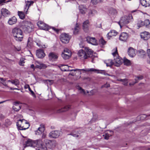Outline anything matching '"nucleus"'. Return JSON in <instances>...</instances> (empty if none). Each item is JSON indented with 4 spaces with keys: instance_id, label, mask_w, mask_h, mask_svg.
Instances as JSON below:
<instances>
[{
    "instance_id": "nucleus-1",
    "label": "nucleus",
    "mask_w": 150,
    "mask_h": 150,
    "mask_svg": "<svg viewBox=\"0 0 150 150\" xmlns=\"http://www.w3.org/2000/svg\"><path fill=\"white\" fill-rule=\"evenodd\" d=\"M25 143L27 146L37 147L36 150H47V147L45 145L42 144V142L40 139L33 141L28 139Z\"/></svg>"
},
{
    "instance_id": "nucleus-2",
    "label": "nucleus",
    "mask_w": 150,
    "mask_h": 150,
    "mask_svg": "<svg viewBox=\"0 0 150 150\" xmlns=\"http://www.w3.org/2000/svg\"><path fill=\"white\" fill-rule=\"evenodd\" d=\"M93 51L88 47H85L84 50L81 49L79 50L78 53L79 57L82 60L87 59L91 57Z\"/></svg>"
},
{
    "instance_id": "nucleus-3",
    "label": "nucleus",
    "mask_w": 150,
    "mask_h": 150,
    "mask_svg": "<svg viewBox=\"0 0 150 150\" xmlns=\"http://www.w3.org/2000/svg\"><path fill=\"white\" fill-rule=\"evenodd\" d=\"M113 50L114 51L112 53V54L114 57V65L117 67H119L122 64L123 60L119 56L117 48Z\"/></svg>"
},
{
    "instance_id": "nucleus-4",
    "label": "nucleus",
    "mask_w": 150,
    "mask_h": 150,
    "mask_svg": "<svg viewBox=\"0 0 150 150\" xmlns=\"http://www.w3.org/2000/svg\"><path fill=\"white\" fill-rule=\"evenodd\" d=\"M16 125L20 130H25L30 127L29 122L24 120H19L16 123Z\"/></svg>"
},
{
    "instance_id": "nucleus-5",
    "label": "nucleus",
    "mask_w": 150,
    "mask_h": 150,
    "mask_svg": "<svg viewBox=\"0 0 150 150\" xmlns=\"http://www.w3.org/2000/svg\"><path fill=\"white\" fill-rule=\"evenodd\" d=\"M12 33L16 40L21 41L23 38V35L21 29L18 28H15L13 29Z\"/></svg>"
},
{
    "instance_id": "nucleus-6",
    "label": "nucleus",
    "mask_w": 150,
    "mask_h": 150,
    "mask_svg": "<svg viewBox=\"0 0 150 150\" xmlns=\"http://www.w3.org/2000/svg\"><path fill=\"white\" fill-rule=\"evenodd\" d=\"M132 18V16L131 14L129 15L128 16H125L122 17L118 22L120 28H122L123 26L127 24L131 21Z\"/></svg>"
},
{
    "instance_id": "nucleus-7",
    "label": "nucleus",
    "mask_w": 150,
    "mask_h": 150,
    "mask_svg": "<svg viewBox=\"0 0 150 150\" xmlns=\"http://www.w3.org/2000/svg\"><path fill=\"white\" fill-rule=\"evenodd\" d=\"M22 27L25 32L30 33L32 31L33 26L30 22L25 21L23 23Z\"/></svg>"
},
{
    "instance_id": "nucleus-8",
    "label": "nucleus",
    "mask_w": 150,
    "mask_h": 150,
    "mask_svg": "<svg viewBox=\"0 0 150 150\" xmlns=\"http://www.w3.org/2000/svg\"><path fill=\"white\" fill-rule=\"evenodd\" d=\"M71 51L68 48H65L62 52L61 55L64 59H67L71 57Z\"/></svg>"
},
{
    "instance_id": "nucleus-9",
    "label": "nucleus",
    "mask_w": 150,
    "mask_h": 150,
    "mask_svg": "<svg viewBox=\"0 0 150 150\" xmlns=\"http://www.w3.org/2000/svg\"><path fill=\"white\" fill-rule=\"evenodd\" d=\"M60 38L61 41L65 44L68 43L70 38L69 35L66 33L62 34L60 35Z\"/></svg>"
},
{
    "instance_id": "nucleus-10",
    "label": "nucleus",
    "mask_w": 150,
    "mask_h": 150,
    "mask_svg": "<svg viewBox=\"0 0 150 150\" xmlns=\"http://www.w3.org/2000/svg\"><path fill=\"white\" fill-rule=\"evenodd\" d=\"M21 103L19 101H15L13 103V110L15 112H18L19 111L22 107Z\"/></svg>"
},
{
    "instance_id": "nucleus-11",
    "label": "nucleus",
    "mask_w": 150,
    "mask_h": 150,
    "mask_svg": "<svg viewBox=\"0 0 150 150\" xmlns=\"http://www.w3.org/2000/svg\"><path fill=\"white\" fill-rule=\"evenodd\" d=\"M86 40L88 43L91 44L93 45H98L97 40L94 37L87 36L86 38Z\"/></svg>"
},
{
    "instance_id": "nucleus-12",
    "label": "nucleus",
    "mask_w": 150,
    "mask_h": 150,
    "mask_svg": "<svg viewBox=\"0 0 150 150\" xmlns=\"http://www.w3.org/2000/svg\"><path fill=\"white\" fill-rule=\"evenodd\" d=\"M38 27L41 29L47 30L49 28V26L43 22L39 21L37 23Z\"/></svg>"
},
{
    "instance_id": "nucleus-13",
    "label": "nucleus",
    "mask_w": 150,
    "mask_h": 150,
    "mask_svg": "<svg viewBox=\"0 0 150 150\" xmlns=\"http://www.w3.org/2000/svg\"><path fill=\"white\" fill-rule=\"evenodd\" d=\"M49 60L52 61H55L58 58V54L54 52L50 53L48 55Z\"/></svg>"
},
{
    "instance_id": "nucleus-14",
    "label": "nucleus",
    "mask_w": 150,
    "mask_h": 150,
    "mask_svg": "<svg viewBox=\"0 0 150 150\" xmlns=\"http://www.w3.org/2000/svg\"><path fill=\"white\" fill-rule=\"evenodd\" d=\"M140 36L142 39L144 40H147L150 37V33L146 31L140 34Z\"/></svg>"
},
{
    "instance_id": "nucleus-15",
    "label": "nucleus",
    "mask_w": 150,
    "mask_h": 150,
    "mask_svg": "<svg viewBox=\"0 0 150 150\" xmlns=\"http://www.w3.org/2000/svg\"><path fill=\"white\" fill-rule=\"evenodd\" d=\"M60 134L59 131L57 130L52 131L49 133V136L53 138H57L59 137Z\"/></svg>"
},
{
    "instance_id": "nucleus-16",
    "label": "nucleus",
    "mask_w": 150,
    "mask_h": 150,
    "mask_svg": "<svg viewBox=\"0 0 150 150\" xmlns=\"http://www.w3.org/2000/svg\"><path fill=\"white\" fill-rule=\"evenodd\" d=\"M129 36L126 33L123 32L121 33L119 36V40L125 42L127 41Z\"/></svg>"
},
{
    "instance_id": "nucleus-17",
    "label": "nucleus",
    "mask_w": 150,
    "mask_h": 150,
    "mask_svg": "<svg viewBox=\"0 0 150 150\" xmlns=\"http://www.w3.org/2000/svg\"><path fill=\"white\" fill-rule=\"evenodd\" d=\"M36 55L39 58H42L45 55L44 51L41 49H39L36 51Z\"/></svg>"
},
{
    "instance_id": "nucleus-18",
    "label": "nucleus",
    "mask_w": 150,
    "mask_h": 150,
    "mask_svg": "<svg viewBox=\"0 0 150 150\" xmlns=\"http://www.w3.org/2000/svg\"><path fill=\"white\" fill-rule=\"evenodd\" d=\"M33 1H27L26 2V5L24 8V12L26 14L28 13V11L29 7L33 4Z\"/></svg>"
},
{
    "instance_id": "nucleus-19",
    "label": "nucleus",
    "mask_w": 150,
    "mask_h": 150,
    "mask_svg": "<svg viewBox=\"0 0 150 150\" xmlns=\"http://www.w3.org/2000/svg\"><path fill=\"white\" fill-rule=\"evenodd\" d=\"M59 67L60 68V69L61 70V71H72L73 70L75 71L76 70H77V69L75 70H69V67L68 65H66L60 64L59 65Z\"/></svg>"
},
{
    "instance_id": "nucleus-20",
    "label": "nucleus",
    "mask_w": 150,
    "mask_h": 150,
    "mask_svg": "<svg viewBox=\"0 0 150 150\" xmlns=\"http://www.w3.org/2000/svg\"><path fill=\"white\" fill-rule=\"evenodd\" d=\"M89 21L87 20L84 22L83 25V29L86 32H88L89 29Z\"/></svg>"
},
{
    "instance_id": "nucleus-21",
    "label": "nucleus",
    "mask_w": 150,
    "mask_h": 150,
    "mask_svg": "<svg viewBox=\"0 0 150 150\" xmlns=\"http://www.w3.org/2000/svg\"><path fill=\"white\" fill-rule=\"evenodd\" d=\"M79 9L80 13L82 14H85L87 11V8L85 5H81L79 6Z\"/></svg>"
},
{
    "instance_id": "nucleus-22",
    "label": "nucleus",
    "mask_w": 150,
    "mask_h": 150,
    "mask_svg": "<svg viewBox=\"0 0 150 150\" xmlns=\"http://www.w3.org/2000/svg\"><path fill=\"white\" fill-rule=\"evenodd\" d=\"M1 11L2 15L4 17H7L10 15V12L6 8H2Z\"/></svg>"
},
{
    "instance_id": "nucleus-23",
    "label": "nucleus",
    "mask_w": 150,
    "mask_h": 150,
    "mask_svg": "<svg viewBox=\"0 0 150 150\" xmlns=\"http://www.w3.org/2000/svg\"><path fill=\"white\" fill-rule=\"evenodd\" d=\"M128 53L129 55L132 57H134L136 55L135 50L131 47H130L128 49Z\"/></svg>"
},
{
    "instance_id": "nucleus-24",
    "label": "nucleus",
    "mask_w": 150,
    "mask_h": 150,
    "mask_svg": "<svg viewBox=\"0 0 150 150\" xmlns=\"http://www.w3.org/2000/svg\"><path fill=\"white\" fill-rule=\"evenodd\" d=\"M71 108V105H66L64 106L61 109H59L57 111L58 113H59L68 111Z\"/></svg>"
},
{
    "instance_id": "nucleus-25",
    "label": "nucleus",
    "mask_w": 150,
    "mask_h": 150,
    "mask_svg": "<svg viewBox=\"0 0 150 150\" xmlns=\"http://www.w3.org/2000/svg\"><path fill=\"white\" fill-rule=\"evenodd\" d=\"M17 21L16 18L15 16H13L10 18L8 21V23L11 25L15 24Z\"/></svg>"
},
{
    "instance_id": "nucleus-26",
    "label": "nucleus",
    "mask_w": 150,
    "mask_h": 150,
    "mask_svg": "<svg viewBox=\"0 0 150 150\" xmlns=\"http://www.w3.org/2000/svg\"><path fill=\"white\" fill-rule=\"evenodd\" d=\"M47 144V146L49 148L52 149L55 146V142L54 141L49 140Z\"/></svg>"
},
{
    "instance_id": "nucleus-27",
    "label": "nucleus",
    "mask_w": 150,
    "mask_h": 150,
    "mask_svg": "<svg viewBox=\"0 0 150 150\" xmlns=\"http://www.w3.org/2000/svg\"><path fill=\"white\" fill-rule=\"evenodd\" d=\"M141 4L146 7L150 6V0H141Z\"/></svg>"
},
{
    "instance_id": "nucleus-28",
    "label": "nucleus",
    "mask_w": 150,
    "mask_h": 150,
    "mask_svg": "<svg viewBox=\"0 0 150 150\" xmlns=\"http://www.w3.org/2000/svg\"><path fill=\"white\" fill-rule=\"evenodd\" d=\"M45 128L43 125H41L40 127L38 128V129L36 131V134L39 135L42 133L45 130Z\"/></svg>"
},
{
    "instance_id": "nucleus-29",
    "label": "nucleus",
    "mask_w": 150,
    "mask_h": 150,
    "mask_svg": "<svg viewBox=\"0 0 150 150\" xmlns=\"http://www.w3.org/2000/svg\"><path fill=\"white\" fill-rule=\"evenodd\" d=\"M118 34V32L115 30H111L107 34L108 38L112 36H115Z\"/></svg>"
},
{
    "instance_id": "nucleus-30",
    "label": "nucleus",
    "mask_w": 150,
    "mask_h": 150,
    "mask_svg": "<svg viewBox=\"0 0 150 150\" xmlns=\"http://www.w3.org/2000/svg\"><path fill=\"white\" fill-rule=\"evenodd\" d=\"M77 70H78L79 71H88V72H96L97 71H99V70L94 69L93 68H90V69H77Z\"/></svg>"
},
{
    "instance_id": "nucleus-31",
    "label": "nucleus",
    "mask_w": 150,
    "mask_h": 150,
    "mask_svg": "<svg viewBox=\"0 0 150 150\" xmlns=\"http://www.w3.org/2000/svg\"><path fill=\"white\" fill-rule=\"evenodd\" d=\"M109 14L111 16H115L116 15L117 13V10L113 8H110L109 11Z\"/></svg>"
},
{
    "instance_id": "nucleus-32",
    "label": "nucleus",
    "mask_w": 150,
    "mask_h": 150,
    "mask_svg": "<svg viewBox=\"0 0 150 150\" xmlns=\"http://www.w3.org/2000/svg\"><path fill=\"white\" fill-rule=\"evenodd\" d=\"M138 54L139 56L142 58H144L146 56V52L143 50L139 51Z\"/></svg>"
},
{
    "instance_id": "nucleus-33",
    "label": "nucleus",
    "mask_w": 150,
    "mask_h": 150,
    "mask_svg": "<svg viewBox=\"0 0 150 150\" xmlns=\"http://www.w3.org/2000/svg\"><path fill=\"white\" fill-rule=\"evenodd\" d=\"M105 63L106 64V66L107 67H111L112 65H114V62L111 59H108L106 60L105 61Z\"/></svg>"
},
{
    "instance_id": "nucleus-34",
    "label": "nucleus",
    "mask_w": 150,
    "mask_h": 150,
    "mask_svg": "<svg viewBox=\"0 0 150 150\" xmlns=\"http://www.w3.org/2000/svg\"><path fill=\"white\" fill-rule=\"evenodd\" d=\"M80 29L79 24L77 23L74 28V33L76 34L78 33Z\"/></svg>"
},
{
    "instance_id": "nucleus-35",
    "label": "nucleus",
    "mask_w": 150,
    "mask_h": 150,
    "mask_svg": "<svg viewBox=\"0 0 150 150\" xmlns=\"http://www.w3.org/2000/svg\"><path fill=\"white\" fill-rule=\"evenodd\" d=\"M35 42L37 45L40 47L45 48L46 47V46L44 44H43L40 40H37L35 41Z\"/></svg>"
},
{
    "instance_id": "nucleus-36",
    "label": "nucleus",
    "mask_w": 150,
    "mask_h": 150,
    "mask_svg": "<svg viewBox=\"0 0 150 150\" xmlns=\"http://www.w3.org/2000/svg\"><path fill=\"white\" fill-rule=\"evenodd\" d=\"M25 14L24 12L19 11L18 12V15L20 18L22 19H23L25 18Z\"/></svg>"
},
{
    "instance_id": "nucleus-37",
    "label": "nucleus",
    "mask_w": 150,
    "mask_h": 150,
    "mask_svg": "<svg viewBox=\"0 0 150 150\" xmlns=\"http://www.w3.org/2000/svg\"><path fill=\"white\" fill-rule=\"evenodd\" d=\"M97 13V11L95 10H90L88 12V16L89 17L93 16L94 14H96Z\"/></svg>"
},
{
    "instance_id": "nucleus-38",
    "label": "nucleus",
    "mask_w": 150,
    "mask_h": 150,
    "mask_svg": "<svg viewBox=\"0 0 150 150\" xmlns=\"http://www.w3.org/2000/svg\"><path fill=\"white\" fill-rule=\"evenodd\" d=\"M123 62L124 64L127 66H129L131 64L130 61L125 57L124 58Z\"/></svg>"
},
{
    "instance_id": "nucleus-39",
    "label": "nucleus",
    "mask_w": 150,
    "mask_h": 150,
    "mask_svg": "<svg viewBox=\"0 0 150 150\" xmlns=\"http://www.w3.org/2000/svg\"><path fill=\"white\" fill-rule=\"evenodd\" d=\"M11 83L14 85L18 87V86L20 84L19 81L17 79L12 80Z\"/></svg>"
},
{
    "instance_id": "nucleus-40",
    "label": "nucleus",
    "mask_w": 150,
    "mask_h": 150,
    "mask_svg": "<svg viewBox=\"0 0 150 150\" xmlns=\"http://www.w3.org/2000/svg\"><path fill=\"white\" fill-rule=\"evenodd\" d=\"M32 38L31 37H29L28 40V43L27 47L28 48H30L31 47V41H32Z\"/></svg>"
},
{
    "instance_id": "nucleus-41",
    "label": "nucleus",
    "mask_w": 150,
    "mask_h": 150,
    "mask_svg": "<svg viewBox=\"0 0 150 150\" xmlns=\"http://www.w3.org/2000/svg\"><path fill=\"white\" fill-rule=\"evenodd\" d=\"M144 25L146 27L149 28L150 27V21L149 19L145 20L144 21Z\"/></svg>"
},
{
    "instance_id": "nucleus-42",
    "label": "nucleus",
    "mask_w": 150,
    "mask_h": 150,
    "mask_svg": "<svg viewBox=\"0 0 150 150\" xmlns=\"http://www.w3.org/2000/svg\"><path fill=\"white\" fill-rule=\"evenodd\" d=\"M11 124V121L8 119H7L6 120L4 125L6 127H8L10 126Z\"/></svg>"
},
{
    "instance_id": "nucleus-43",
    "label": "nucleus",
    "mask_w": 150,
    "mask_h": 150,
    "mask_svg": "<svg viewBox=\"0 0 150 150\" xmlns=\"http://www.w3.org/2000/svg\"><path fill=\"white\" fill-rule=\"evenodd\" d=\"M76 88L79 91L80 93L83 94H86V92L84 90L82 89L79 86H77Z\"/></svg>"
},
{
    "instance_id": "nucleus-44",
    "label": "nucleus",
    "mask_w": 150,
    "mask_h": 150,
    "mask_svg": "<svg viewBox=\"0 0 150 150\" xmlns=\"http://www.w3.org/2000/svg\"><path fill=\"white\" fill-rule=\"evenodd\" d=\"M137 25L139 28L143 26V25H144V22H143L141 20L139 21L137 23Z\"/></svg>"
},
{
    "instance_id": "nucleus-45",
    "label": "nucleus",
    "mask_w": 150,
    "mask_h": 150,
    "mask_svg": "<svg viewBox=\"0 0 150 150\" xmlns=\"http://www.w3.org/2000/svg\"><path fill=\"white\" fill-rule=\"evenodd\" d=\"M68 135H72L73 136L75 137L76 138H78L80 137V136L78 133L75 134L74 132L71 133L69 134H68Z\"/></svg>"
},
{
    "instance_id": "nucleus-46",
    "label": "nucleus",
    "mask_w": 150,
    "mask_h": 150,
    "mask_svg": "<svg viewBox=\"0 0 150 150\" xmlns=\"http://www.w3.org/2000/svg\"><path fill=\"white\" fill-rule=\"evenodd\" d=\"M111 136V134H109L108 133H106L105 134L103 135V136L104 137L105 139H108Z\"/></svg>"
},
{
    "instance_id": "nucleus-47",
    "label": "nucleus",
    "mask_w": 150,
    "mask_h": 150,
    "mask_svg": "<svg viewBox=\"0 0 150 150\" xmlns=\"http://www.w3.org/2000/svg\"><path fill=\"white\" fill-rule=\"evenodd\" d=\"M147 53L148 57L149 59L147 60L148 63L150 64V49H148L147 50Z\"/></svg>"
},
{
    "instance_id": "nucleus-48",
    "label": "nucleus",
    "mask_w": 150,
    "mask_h": 150,
    "mask_svg": "<svg viewBox=\"0 0 150 150\" xmlns=\"http://www.w3.org/2000/svg\"><path fill=\"white\" fill-rule=\"evenodd\" d=\"M43 65H44V64H40L39 65L36 64V67L38 68L41 69L43 67Z\"/></svg>"
},
{
    "instance_id": "nucleus-49",
    "label": "nucleus",
    "mask_w": 150,
    "mask_h": 150,
    "mask_svg": "<svg viewBox=\"0 0 150 150\" xmlns=\"http://www.w3.org/2000/svg\"><path fill=\"white\" fill-rule=\"evenodd\" d=\"M99 43L102 45H104L105 44V42L103 39L101 38L99 40Z\"/></svg>"
},
{
    "instance_id": "nucleus-50",
    "label": "nucleus",
    "mask_w": 150,
    "mask_h": 150,
    "mask_svg": "<svg viewBox=\"0 0 150 150\" xmlns=\"http://www.w3.org/2000/svg\"><path fill=\"white\" fill-rule=\"evenodd\" d=\"M24 59L23 58H21L20 59V62H19L20 65L22 66L23 65V64L25 62H24Z\"/></svg>"
},
{
    "instance_id": "nucleus-51",
    "label": "nucleus",
    "mask_w": 150,
    "mask_h": 150,
    "mask_svg": "<svg viewBox=\"0 0 150 150\" xmlns=\"http://www.w3.org/2000/svg\"><path fill=\"white\" fill-rule=\"evenodd\" d=\"M29 90L30 91V92H31V94L34 97V98H35L36 97V95H35V93H34V92L32 91L30 88L29 89Z\"/></svg>"
},
{
    "instance_id": "nucleus-52",
    "label": "nucleus",
    "mask_w": 150,
    "mask_h": 150,
    "mask_svg": "<svg viewBox=\"0 0 150 150\" xmlns=\"http://www.w3.org/2000/svg\"><path fill=\"white\" fill-rule=\"evenodd\" d=\"M98 0H91V3L93 4H96L99 2Z\"/></svg>"
},
{
    "instance_id": "nucleus-53",
    "label": "nucleus",
    "mask_w": 150,
    "mask_h": 150,
    "mask_svg": "<svg viewBox=\"0 0 150 150\" xmlns=\"http://www.w3.org/2000/svg\"><path fill=\"white\" fill-rule=\"evenodd\" d=\"M110 85L109 84H108L106 83V84H104L102 86H101V88H103L104 87H105V88H108L110 87Z\"/></svg>"
},
{
    "instance_id": "nucleus-54",
    "label": "nucleus",
    "mask_w": 150,
    "mask_h": 150,
    "mask_svg": "<svg viewBox=\"0 0 150 150\" xmlns=\"http://www.w3.org/2000/svg\"><path fill=\"white\" fill-rule=\"evenodd\" d=\"M123 84L125 85H127L128 83L127 80L126 79H124L123 81H122Z\"/></svg>"
},
{
    "instance_id": "nucleus-55",
    "label": "nucleus",
    "mask_w": 150,
    "mask_h": 150,
    "mask_svg": "<svg viewBox=\"0 0 150 150\" xmlns=\"http://www.w3.org/2000/svg\"><path fill=\"white\" fill-rule=\"evenodd\" d=\"M6 0H0V4L1 5L3 4L4 3H5L6 2H8V1L6 2L5 1Z\"/></svg>"
},
{
    "instance_id": "nucleus-56",
    "label": "nucleus",
    "mask_w": 150,
    "mask_h": 150,
    "mask_svg": "<svg viewBox=\"0 0 150 150\" xmlns=\"http://www.w3.org/2000/svg\"><path fill=\"white\" fill-rule=\"evenodd\" d=\"M101 73L105 75L109 76H111L112 77H115V76H114L113 75H109V74H108V73H105V72H102V73Z\"/></svg>"
},
{
    "instance_id": "nucleus-57",
    "label": "nucleus",
    "mask_w": 150,
    "mask_h": 150,
    "mask_svg": "<svg viewBox=\"0 0 150 150\" xmlns=\"http://www.w3.org/2000/svg\"><path fill=\"white\" fill-rule=\"evenodd\" d=\"M30 88V87L29 85L26 84L24 86V88L25 89H27L28 88L29 89Z\"/></svg>"
},
{
    "instance_id": "nucleus-58",
    "label": "nucleus",
    "mask_w": 150,
    "mask_h": 150,
    "mask_svg": "<svg viewBox=\"0 0 150 150\" xmlns=\"http://www.w3.org/2000/svg\"><path fill=\"white\" fill-rule=\"evenodd\" d=\"M52 28L53 30H54V31H56L57 33H58L59 31V30L58 29L55 28L54 27H52Z\"/></svg>"
},
{
    "instance_id": "nucleus-59",
    "label": "nucleus",
    "mask_w": 150,
    "mask_h": 150,
    "mask_svg": "<svg viewBox=\"0 0 150 150\" xmlns=\"http://www.w3.org/2000/svg\"><path fill=\"white\" fill-rule=\"evenodd\" d=\"M46 81L47 82L48 81L50 83V85L52 84L53 83V81L51 80H46Z\"/></svg>"
},
{
    "instance_id": "nucleus-60",
    "label": "nucleus",
    "mask_w": 150,
    "mask_h": 150,
    "mask_svg": "<svg viewBox=\"0 0 150 150\" xmlns=\"http://www.w3.org/2000/svg\"><path fill=\"white\" fill-rule=\"evenodd\" d=\"M46 134L45 133H43L42 134V138L44 139L46 138Z\"/></svg>"
},
{
    "instance_id": "nucleus-61",
    "label": "nucleus",
    "mask_w": 150,
    "mask_h": 150,
    "mask_svg": "<svg viewBox=\"0 0 150 150\" xmlns=\"http://www.w3.org/2000/svg\"><path fill=\"white\" fill-rule=\"evenodd\" d=\"M137 78L139 80H141L143 78V76H137Z\"/></svg>"
},
{
    "instance_id": "nucleus-62",
    "label": "nucleus",
    "mask_w": 150,
    "mask_h": 150,
    "mask_svg": "<svg viewBox=\"0 0 150 150\" xmlns=\"http://www.w3.org/2000/svg\"><path fill=\"white\" fill-rule=\"evenodd\" d=\"M0 80L1 81H2L4 82L5 81H6V79H4L2 78H0Z\"/></svg>"
},
{
    "instance_id": "nucleus-63",
    "label": "nucleus",
    "mask_w": 150,
    "mask_h": 150,
    "mask_svg": "<svg viewBox=\"0 0 150 150\" xmlns=\"http://www.w3.org/2000/svg\"><path fill=\"white\" fill-rule=\"evenodd\" d=\"M30 67L31 68H32V69H34V68H35V67H34V64H32L31 65V66H30Z\"/></svg>"
},
{
    "instance_id": "nucleus-64",
    "label": "nucleus",
    "mask_w": 150,
    "mask_h": 150,
    "mask_svg": "<svg viewBox=\"0 0 150 150\" xmlns=\"http://www.w3.org/2000/svg\"><path fill=\"white\" fill-rule=\"evenodd\" d=\"M2 84H3L4 86H6V87H9V86H7V84H6L5 83H2Z\"/></svg>"
}]
</instances>
